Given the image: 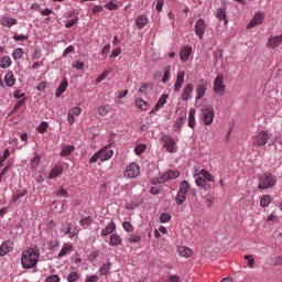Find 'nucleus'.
<instances>
[{"mask_svg": "<svg viewBox=\"0 0 282 282\" xmlns=\"http://www.w3.org/2000/svg\"><path fill=\"white\" fill-rule=\"evenodd\" d=\"M41 259V250L37 247H30L21 253V265L23 270H32L36 268Z\"/></svg>", "mask_w": 282, "mask_h": 282, "instance_id": "1", "label": "nucleus"}, {"mask_svg": "<svg viewBox=\"0 0 282 282\" xmlns=\"http://www.w3.org/2000/svg\"><path fill=\"white\" fill-rule=\"evenodd\" d=\"M196 185L205 191L210 189V183L215 182V177L206 170H200L198 173L194 174Z\"/></svg>", "mask_w": 282, "mask_h": 282, "instance_id": "2", "label": "nucleus"}, {"mask_svg": "<svg viewBox=\"0 0 282 282\" xmlns=\"http://www.w3.org/2000/svg\"><path fill=\"white\" fill-rule=\"evenodd\" d=\"M199 119L205 127H210V123L215 121V108L210 105H205L199 109Z\"/></svg>", "mask_w": 282, "mask_h": 282, "instance_id": "3", "label": "nucleus"}, {"mask_svg": "<svg viewBox=\"0 0 282 282\" xmlns=\"http://www.w3.org/2000/svg\"><path fill=\"white\" fill-rule=\"evenodd\" d=\"M276 182H278L276 176L272 175V173L270 172H267L259 177L258 188L260 191L274 188V186H276Z\"/></svg>", "mask_w": 282, "mask_h": 282, "instance_id": "4", "label": "nucleus"}, {"mask_svg": "<svg viewBox=\"0 0 282 282\" xmlns=\"http://www.w3.org/2000/svg\"><path fill=\"white\" fill-rule=\"evenodd\" d=\"M188 191H191V184H188V181H182L175 198L177 206H182V204L186 202V197H188Z\"/></svg>", "mask_w": 282, "mask_h": 282, "instance_id": "5", "label": "nucleus"}, {"mask_svg": "<svg viewBox=\"0 0 282 282\" xmlns=\"http://www.w3.org/2000/svg\"><path fill=\"white\" fill-rule=\"evenodd\" d=\"M268 140H270V133L268 131L262 130L259 131L251 138L252 147H265L268 144Z\"/></svg>", "mask_w": 282, "mask_h": 282, "instance_id": "6", "label": "nucleus"}, {"mask_svg": "<svg viewBox=\"0 0 282 282\" xmlns=\"http://www.w3.org/2000/svg\"><path fill=\"white\" fill-rule=\"evenodd\" d=\"M180 177V171L177 170H167L165 173L161 174L160 177L155 181H152V184H166L171 180H177Z\"/></svg>", "mask_w": 282, "mask_h": 282, "instance_id": "7", "label": "nucleus"}, {"mask_svg": "<svg viewBox=\"0 0 282 282\" xmlns=\"http://www.w3.org/2000/svg\"><path fill=\"white\" fill-rule=\"evenodd\" d=\"M161 141L163 142L164 149L167 153H177V143L173 139V137L165 134L161 137Z\"/></svg>", "mask_w": 282, "mask_h": 282, "instance_id": "8", "label": "nucleus"}, {"mask_svg": "<svg viewBox=\"0 0 282 282\" xmlns=\"http://www.w3.org/2000/svg\"><path fill=\"white\" fill-rule=\"evenodd\" d=\"M214 94H216V96H224L226 94L223 74H218L214 80Z\"/></svg>", "mask_w": 282, "mask_h": 282, "instance_id": "9", "label": "nucleus"}, {"mask_svg": "<svg viewBox=\"0 0 282 282\" xmlns=\"http://www.w3.org/2000/svg\"><path fill=\"white\" fill-rule=\"evenodd\" d=\"M123 175L128 180H135V177L140 175V166L138 165V163L132 162L129 165H127Z\"/></svg>", "mask_w": 282, "mask_h": 282, "instance_id": "10", "label": "nucleus"}, {"mask_svg": "<svg viewBox=\"0 0 282 282\" xmlns=\"http://www.w3.org/2000/svg\"><path fill=\"white\" fill-rule=\"evenodd\" d=\"M208 89V82H206V79H200L198 82V84H196L195 86V100H202V98H204V96H206V91Z\"/></svg>", "mask_w": 282, "mask_h": 282, "instance_id": "11", "label": "nucleus"}, {"mask_svg": "<svg viewBox=\"0 0 282 282\" xmlns=\"http://www.w3.org/2000/svg\"><path fill=\"white\" fill-rule=\"evenodd\" d=\"M265 21V13L258 11L253 14L251 21L248 23V30H252V28H257V25H261Z\"/></svg>", "mask_w": 282, "mask_h": 282, "instance_id": "12", "label": "nucleus"}, {"mask_svg": "<svg viewBox=\"0 0 282 282\" xmlns=\"http://www.w3.org/2000/svg\"><path fill=\"white\" fill-rule=\"evenodd\" d=\"M98 153L100 162H107L113 158V150L109 149V145L99 149Z\"/></svg>", "mask_w": 282, "mask_h": 282, "instance_id": "13", "label": "nucleus"}, {"mask_svg": "<svg viewBox=\"0 0 282 282\" xmlns=\"http://www.w3.org/2000/svg\"><path fill=\"white\" fill-rule=\"evenodd\" d=\"M194 32L198 39H204V34H206V22L204 19L200 18L196 21Z\"/></svg>", "mask_w": 282, "mask_h": 282, "instance_id": "14", "label": "nucleus"}, {"mask_svg": "<svg viewBox=\"0 0 282 282\" xmlns=\"http://www.w3.org/2000/svg\"><path fill=\"white\" fill-rule=\"evenodd\" d=\"M14 250V241L4 240L0 246V257H6V254H10Z\"/></svg>", "mask_w": 282, "mask_h": 282, "instance_id": "15", "label": "nucleus"}, {"mask_svg": "<svg viewBox=\"0 0 282 282\" xmlns=\"http://www.w3.org/2000/svg\"><path fill=\"white\" fill-rule=\"evenodd\" d=\"M80 113H83V108H80L78 106L68 110V113H67L68 124H74V122H76V118H78V116H80Z\"/></svg>", "mask_w": 282, "mask_h": 282, "instance_id": "16", "label": "nucleus"}, {"mask_svg": "<svg viewBox=\"0 0 282 282\" xmlns=\"http://www.w3.org/2000/svg\"><path fill=\"white\" fill-rule=\"evenodd\" d=\"M194 89L195 87L193 86V84L185 85L181 94V99L183 100V102H187V100H191L193 98Z\"/></svg>", "mask_w": 282, "mask_h": 282, "instance_id": "17", "label": "nucleus"}, {"mask_svg": "<svg viewBox=\"0 0 282 282\" xmlns=\"http://www.w3.org/2000/svg\"><path fill=\"white\" fill-rule=\"evenodd\" d=\"M282 45V34L281 35H275V36H270L268 39V42H267V47L269 50H276V47L281 46Z\"/></svg>", "mask_w": 282, "mask_h": 282, "instance_id": "18", "label": "nucleus"}, {"mask_svg": "<svg viewBox=\"0 0 282 282\" xmlns=\"http://www.w3.org/2000/svg\"><path fill=\"white\" fill-rule=\"evenodd\" d=\"M191 54H193V46L185 45L180 50V59L182 63H186L191 58Z\"/></svg>", "mask_w": 282, "mask_h": 282, "instance_id": "19", "label": "nucleus"}, {"mask_svg": "<svg viewBox=\"0 0 282 282\" xmlns=\"http://www.w3.org/2000/svg\"><path fill=\"white\" fill-rule=\"evenodd\" d=\"M166 100H169V95H161L154 108L150 111V115L160 111V109H162L164 105H166Z\"/></svg>", "mask_w": 282, "mask_h": 282, "instance_id": "20", "label": "nucleus"}, {"mask_svg": "<svg viewBox=\"0 0 282 282\" xmlns=\"http://www.w3.org/2000/svg\"><path fill=\"white\" fill-rule=\"evenodd\" d=\"M59 175H63V165L55 164L47 175V180H56Z\"/></svg>", "mask_w": 282, "mask_h": 282, "instance_id": "21", "label": "nucleus"}, {"mask_svg": "<svg viewBox=\"0 0 282 282\" xmlns=\"http://www.w3.org/2000/svg\"><path fill=\"white\" fill-rule=\"evenodd\" d=\"M99 274L101 276H109V274H111V262L109 260H106L101 263L99 268Z\"/></svg>", "mask_w": 282, "mask_h": 282, "instance_id": "22", "label": "nucleus"}, {"mask_svg": "<svg viewBox=\"0 0 282 282\" xmlns=\"http://www.w3.org/2000/svg\"><path fill=\"white\" fill-rule=\"evenodd\" d=\"M68 86L69 83L67 82V78L64 77L55 91V97L61 98V96H63V94H65V91L67 90Z\"/></svg>", "mask_w": 282, "mask_h": 282, "instance_id": "23", "label": "nucleus"}, {"mask_svg": "<svg viewBox=\"0 0 282 282\" xmlns=\"http://www.w3.org/2000/svg\"><path fill=\"white\" fill-rule=\"evenodd\" d=\"M186 76V74L184 73V70H181L177 73L176 75V80L174 84V91L177 93L180 91V89H182V85H184V77Z\"/></svg>", "mask_w": 282, "mask_h": 282, "instance_id": "24", "label": "nucleus"}, {"mask_svg": "<svg viewBox=\"0 0 282 282\" xmlns=\"http://www.w3.org/2000/svg\"><path fill=\"white\" fill-rule=\"evenodd\" d=\"M0 24L2 28H13V25H17V19L4 15L1 18Z\"/></svg>", "mask_w": 282, "mask_h": 282, "instance_id": "25", "label": "nucleus"}, {"mask_svg": "<svg viewBox=\"0 0 282 282\" xmlns=\"http://www.w3.org/2000/svg\"><path fill=\"white\" fill-rule=\"evenodd\" d=\"M4 83L7 87H14V85H17V78H14V73L12 70L7 72L4 75Z\"/></svg>", "mask_w": 282, "mask_h": 282, "instance_id": "26", "label": "nucleus"}, {"mask_svg": "<svg viewBox=\"0 0 282 282\" xmlns=\"http://www.w3.org/2000/svg\"><path fill=\"white\" fill-rule=\"evenodd\" d=\"M195 113H197L195 108H189L187 124L191 129H195V127H197V121L195 120Z\"/></svg>", "mask_w": 282, "mask_h": 282, "instance_id": "27", "label": "nucleus"}, {"mask_svg": "<svg viewBox=\"0 0 282 282\" xmlns=\"http://www.w3.org/2000/svg\"><path fill=\"white\" fill-rule=\"evenodd\" d=\"M116 232V223L111 220L102 230H101V236L102 237H108V235H113Z\"/></svg>", "mask_w": 282, "mask_h": 282, "instance_id": "28", "label": "nucleus"}, {"mask_svg": "<svg viewBox=\"0 0 282 282\" xmlns=\"http://www.w3.org/2000/svg\"><path fill=\"white\" fill-rule=\"evenodd\" d=\"M74 251V246L69 245V243H65L61 251L58 252V259H63V257H67V254H72V252Z\"/></svg>", "mask_w": 282, "mask_h": 282, "instance_id": "29", "label": "nucleus"}, {"mask_svg": "<svg viewBox=\"0 0 282 282\" xmlns=\"http://www.w3.org/2000/svg\"><path fill=\"white\" fill-rule=\"evenodd\" d=\"M134 23H135L138 30H142L143 28L149 25V18H147V15H139V17H137Z\"/></svg>", "mask_w": 282, "mask_h": 282, "instance_id": "30", "label": "nucleus"}, {"mask_svg": "<svg viewBox=\"0 0 282 282\" xmlns=\"http://www.w3.org/2000/svg\"><path fill=\"white\" fill-rule=\"evenodd\" d=\"M109 246L118 247L122 246V237L118 234H111L109 237Z\"/></svg>", "mask_w": 282, "mask_h": 282, "instance_id": "31", "label": "nucleus"}, {"mask_svg": "<svg viewBox=\"0 0 282 282\" xmlns=\"http://www.w3.org/2000/svg\"><path fill=\"white\" fill-rule=\"evenodd\" d=\"M177 252L180 257H184V259H188L189 257H193V250L186 246L178 247Z\"/></svg>", "mask_w": 282, "mask_h": 282, "instance_id": "32", "label": "nucleus"}, {"mask_svg": "<svg viewBox=\"0 0 282 282\" xmlns=\"http://www.w3.org/2000/svg\"><path fill=\"white\" fill-rule=\"evenodd\" d=\"M134 105L138 107V109H141V111H148L149 110V102L144 101L141 97H138L134 100Z\"/></svg>", "mask_w": 282, "mask_h": 282, "instance_id": "33", "label": "nucleus"}, {"mask_svg": "<svg viewBox=\"0 0 282 282\" xmlns=\"http://www.w3.org/2000/svg\"><path fill=\"white\" fill-rule=\"evenodd\" d=\"M98 113L99 116H101V118H105V116H109V113H111V106H109V104L100 106L98 108Z\"/></svg>", "mask_w": 282, "mask_h": 282, "instance_id": "34", "label": "nucleus"}, {"mask_svg": "<svg viewBox=\"0 0 282 282\" xmlns=\"http://www.w3.org/2000/svg\"><path fill=\"white\" fill-rule=\"evenodd\" d=\"M24 55H25V51L22 47H18L13 51L12 58L14 61H21V58H23Z\"/></svg>", "mask_w": 282, "mask_h": 282, "instance_id": "35", "label": "nucleus"}, {"mask_svg": "<svg viewBox=\"0 0 282 282\" xmlns=\"http://www.w3.org/2000/svg\"><path fill=\"white\" fill-rule=\"evenodd\" d=\"M25 195H28V189H23L22 192L15 193L14 195H12L10 204L19 202V199H21V197H25Z\"/></svg>", "mask_w": 282, "mask_h": 282, "instance_id": "36", "label": "nucleus"}, {"mask_svg": "<svg viewBox=\"0 0 282 282\" xmlns=\"http://www.w3.org/2000/svg\"><path fill=\"white\" fill-rule=\"evenodd\" d=\"M74 149H75L74 145H65V147L62 149L59 155H61L62 158H67V155H72V153H74Z\"/></svg>", "mask_w": 282, "mask_h": 282, "instance_id": "37", "label": "nucleus"}, {"mask_svg": "<svg viewBox=\"0 0 282 282\" xmlns=\"http://www.w3.org/2000/svg\"><path fill=\"white\" fill-rule=\"evenodd\" d=\"M10 65H12V59L10 58V56H4L0 59L1 69H8Z\"/></svg>", "mask_w": 282, "mask_h": 282, "instance_id": "38", "label": "nucleus"}, {"mask_svg": "<svg viewBox=\"0 0 282 282\" xmlns=\"http://www.w3.org/2000/svg\"><path fill=\"white\" fill-rule=\"evenodd\" d=\"M216 18L220 21H225V23H228V20L226 19V8H219L216 10Z\"/></svg>", "mask_w": 282, "mask_h": 282, "instance_id": "39", "label": "nucleus"}, {"mask_svg": "<svg viewBox=\"0 0 282 282\" xmlns=\"http://www.w3.org/2000/svg\"><path fill=\"white\" fill-rule=\"evenodd\" d=\"M91 224H94V218L90 216L84 217L79 220V226H82V228H87L88 226H91Z\"/></svg>", "mask_w": 282, "mask_h": 282, "instance_id": "40", "label": "nucleus"}, {"mask_svg": "<svg viewBox=\"0 0 282 282\" xmlns=\"http://www.w3.org/2000/svg\"><path fill=\"white\" fill-rule=\"evenodd\" d=\"M270 204H272V198L270 197V195H263L260 199V206L262 208H268Z\"/></svg>", "mask_w": 282, "mask_h": 282, "instance_id": "41", "label": "nucleus"}, {"mask_svg": "<svg viewBox=\"0 0 282 282\" xmlns=\"http://www.w3.org/2000/svg\"><path fill=\"white\" fill-rule=\"evenodd\" d=\"M39 164H41V156H39V154H35L34 158L31 159L32 171H36L39 169Z\"/></svg>", "mask_w": 282, "mask_h": 282, "instance_id": "42", "label": "nucleus"}, {"mask_svg": "<svg viewBox=\"0 0 282 282\" xmlns=\"http://www.w3.org/2000/svg\"><path fill=\"white\" fill-rule=\"evenodd\" d=\"M147 151V144L144 143H139L134 147V153L135 155H142Z\"/></svg>", "mask_w": 282, "mask_h": 282, "instance_id": "43", "label": "nucleus"}, {"mask_svg": "<svg viewBox=\"0 0 282 282\" xmlns=\"http://www.w3.org/2000/svg\"><path fill=\"white\" fill-rule=\"evenodd\" d=\"M129 243H140L142 241V237L138 234H132L128 238Z\"/></svg>", "mask_w": 282, "mask_h": 282, "instance_id": "44", "label": "nucleus"}, {"mask_svg": "<svg viewBox=\"0 0 282 282\" xmlns=\"http://www.w3.org/2000/svg\"><path fill=\"white\" fill-rule=\"evenodd\" d=\"M171 76V66H166L163 72V77L161 79V83H169V77Z\"/></svg>", "mask_w": 282, "mask_h": 282, "instance_id": "45", "label": "nucleus"}, {"mask_svg": "<svg viewBox=\"0 0 282 282\" xmlns=\"http://www.w3.org/2000/svg\"><path fill=\"white\" fill-rule=\"evenodd\" d=\"M80 279V275L78 274V272L76 271H72L69 272L68 276H67V281L68 282H76Z\"/></svg>", "mask_w": 282, "mask_h": 282, "instance_id": "46", "label": "nucleus"}, {"mask_svg": "<svg viewBox=\"0 0 282 282\" xmlns=\"http://www.w3.org/2000/svg\"><path fill=\"white\" fill-rule=\"evenodd\" d=\"M78 17L76 15V18L69 19L65 21V28L69 29V28H74V25H76V23H78Z\"/></svg>", "mask_w": 282, "mask_h": 282, "instance_id": "47", "label": "nucleus"}, {"mask_svg": "<svg viewBox=\"0 0 282 282\" xmlns=\"http://www.w3.org/2000/svg\"><path fill=\"white\" fill-rule=\"evenodd\" d=\"M160 221L161 224H169L171 221V214L169 213L161 214Z\"/></svg>", "mask_w": 282, "mask_h": 282, "instance_id": "48", "label": "nucleus"}, {"mask_svg": "<svg viewBox=\"0 0 282 282\" xmlns=\"http://www.w3.org/2000/svg\"><path fill=\"white\" fill-rule=\"evenodd\" d=\"M105 8L106 10H110V11H113V10H118V4L113 1H109L105 4Z\"/></svg>", "mask_w": 282, "mask_h": 282, "instance_id": "49", "label": "nucleus"}, {"mask_svg": "<svg viewBox=\"0 0 282 282\" xmlns=\"http://www.w3.org/2000/svg\"><path fill=\"white\" fill-rule=\"evenodd\" d=\"M109 74H111L110 70H104L99 77L96 79V83H102V80H105L107 78V76H109Z\"/></svg>", "mask_w": 282, "mask_h": 282, "instance_id": "50", "label": "nucleus"}, {"mask_svg": "<svg viewBox=\"0 0 282 282\" xmlns=\"http://www.w3.org/2000/svg\"><path fill=\"white\" fill-rule=\"evenodd\" d=\"M45 282H61V276L58 274L48 275Z\"/></svg>", "mask_w": 282, "mask_h": 282, "instance_id": "51", "label": "nucleus"}, {"mask_svg": "<svg viewBox=\"0 0 282 282\" xmlns=\"http://www.w3.org/2000/svg\"><path fill=\"white\" fill-rule=\"evenodd\" d=\"M39 133H45L47 131V122L42 121L37 127Z\"/></svg>", "mask_w": 282, "mask_h": 282, "instance_id": "52", "label": "nucleus"}, {"mask_svg": "<svg viewBox=\"0 0 282 282\" xmlns=\"http://www.w3.org/2000/svg\"><path fill=\"white\" fill-rule=\"evenodd\" d=\"M122 226H123V230H126V232H133V225H131V223L123 221Z\"/></svg>", "mask_w": 282, "mask_h": 282, "instance_id": "53", "label": "nucleus"}, {"mask_svg": "<svg viewBox=\"0 0 282 282\" xmlns=\"http://www.w3.org/2000/svg\"><path fill=\"white\" fill-rule=\"evenodd\" d=\"M55 195H57V197H65V198H67L69 196L67 191L63 187L59 188L57 192H55Z\"/></svg>", "mask_w": 282, "mask_h": 282, "instance_id": "54", "label": "nucleus"}, {"mask_svg": "<svg viewBox=\"0 0 282 282\" xmlns=\"http://www.w3.org/2000/svg\"><path fill=\"white\" fill-rule=\"evenodd\" d=\"M104 7L100 4H95L91 9L93 14H100L102 12Z\"/></svg>", "mask_w": 282, "mask_h": 282, "instance_id": "55", "label": "nucleus"}, {"mask_svg": "<svg viewBox=\"0 0 282 282\" xmlns=\"http://www.w3.org/2000/svg\"><path fill=\"white\" fill-rule=\"evenodd\" d=\"M120 54H122V48L117 47V48L112 50L110 58H117V56H120Z\"/></svg>", "mask_w": 282, "mask_h": 282, "instance_id": "56", "label": "nucleus"}, {"mask_svg": "<svg viewBox=\"0 0 282 282\" xmlns=\"http://www.w3.org/2000/svg\"><path fill=\"white\" fill-rule=\"evenodd\" d=\"M30 39L28 35L24 34H14L13 35V41H28Z\"/></svg>", "mask_w": 282, "mask_h": 282, "instance_id": "57", "label": "nucleus"}, {"mask_svg": "<svg viewBox=\"0 0 282 282\" xmlns=\"http://www.w3.org/2000/svg\"><path fill=\"white\" fill-rule=\"evenodd\" d=\"M56 228V223L54 220H50L47 224H46V230L47 232H52V230Z\"/></svg>", "mask_w": 282, "mask_h": 282, "instance_id": "58", "label": "nucleus"}, {"mask_svg": "<svg viewBox=\"0 0 282 282\" xmlns=\"http://www.w3.org/2000/svg\"><path fill=\"white\" fill-rule=\"evenodd\" d=\"M245 260L248 261L249 268H254V260H253L252 256H245Z\"/></svg>", "mask_w": 282, "mask_h": 282, "instance_id": "59", "label": "nucleus"}, {"mask_svg": "<svg viewBox=\"0 0 282 282\" xmlns=\"http://www.w3.org/2000/svg\"><path fill=\"white\" fill-rule=\"evenodd\" d=\"M98 160H100V154L97 151L89 160V164H95V162H98Z\"/></svg>", "mask_w": 282, "mask_h": 282, "instance_id": "60", "label": "nucleus"}, {"mask_svg": "<svg viewBox=\"0 0 282 282\" xmlns=\"http://www.w3.org/2000/svg\"><path fill=\"white\" fill-rule=\"evenodd\" d=\"M52 12H54V11L50 8L40 10V14H42V17H50V14H52Z\"/></svg>", "mask_w": 282, "mask_h": 282, "instance_id": "61", "label": "nucleus"}, {"mask_svg": "<svg viewBox=\"0 0 282 282\" xmlns=\"http://www.w3.org/2000/svg\"><path fill=\"white\" fill-rule=\"evenodd\" d=\"M100 278L98 275H89L85 279V282H98Z\"/></svg>", "mask_w": 282, "mask_h": 282, "instance_id": "62", "label": "nucleus"}, {"mask_svg": "<svg viewBox=\"0 0 282 282\" xmlns=\"http://www.w3.org/2000/svg\"><path fill=\"white\" fill-rule=\"evenodd\" d=\"M72 52H74V45H69L68 47H66L63 52V58H65V56H67V54H72Z\"/></svg>", "mask_w": 282, "mask_h": 282, "instance_id": "63", "label": "nucleus"}, {"mask_svg": "<svg viewBox=\"0 0 282 282\" xmlns=\"http://www.w3.org/2000/svg\"><path fill=\"white\" fill-rule=\"evenodd\" d=\"M167 281L169 282H180V276H177V275H170L167 278Z\"/></svg>", "mask_w": 282, "mask_h": 282, "instance_id": "64", "label": "nucleus"}]
</instances>
